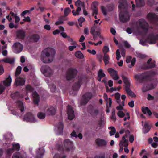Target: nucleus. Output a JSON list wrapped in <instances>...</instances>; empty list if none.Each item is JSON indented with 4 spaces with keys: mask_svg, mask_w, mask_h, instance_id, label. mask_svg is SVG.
Returning <instances> with one entry per match:
<instances>
[{
    "mask_svg": "<svg viewBox=\"0 0 158 158\" xmlns=\"http://www.w3.org/2000/svg\"><path fill=\"white\" fill-rule=\"evenodd\" d=\"M148 77V75L146 73L137 74L134 76V78L137 84H143V92H146L154 88L152 85H146L145 84V83L147 81V79Z\"/></svg>",
    "mask_w": 158,
    "mask_h": 158,
    "instance_id": "obj_2",
    "label": "nucleus"
},
{
    "mask_svg": "<svg viewBox=\"0 0 158 158\" xmlns=\"http://www.w3.org/2000/svg\"><path fill=\"white\" fill-rule=\"evenodd\" d=\"M98 113V111L97 110H93L91 113V115L93 117H95L97 115Z\"/></svg>",
    "mask_w": 158,
    "mask_h": 158,
    "instance_id": "obj_49",
    "label": "nucleus"
},
{
    "mask_svg": "<svg viewBox=\"0 0 158 158\" xmlns=\"http://www.w3.org/2000/svg\"><path fill=\"white\" fill-rule=\"evenodd\" d=\"M21 67L20 66H19L16 69V70L15 73V75L16 76L18 75L20 73L21 70Z\"/></svg>",
    "mask_w": 158,
    "mask_h": 158,
    "instance_id": "obj_50",
    "label": "nucleus"
},
{
    "mask_svg": "<svg viewBox=\"0 0 158 158\" xmlns=\"http://www.w3.org/2000/svg\"><path fill=\"white\" fill-rule=\"evenodd\" d=\"M4 89V87L2 84H0V94H1L3 92Z\"/></svg>",
    "mask_w": 158,
    "mask_h": 158,
    "instance_id": "obj_63",
    "label": "nucleus"
},
{
    "mask_svg": "<svg viewBox=\"0 0 158 158\" xmlns=\"http://www.w3.org/2000/svg\"><path fill=\"white\" fill-rule=\"evenodd\" d=\"M103 61L106 65L108 64L110 58L109 56L106 54H104L103 56Z\"/></svg>",
    "mask_w": 158,
    "mask_h": 158,
    "instance_id": "obj_40",
    "label": "nucleus"
},
{
    "mask_svg": "<svg viewBox=\"0 0 158 158\" xmlns=\"http://www.w3.org/2000/svg\"><path fill=\"white\" fill-rule=\"evenodd\" d=\"M92 94L90 93H86L82 97L81 105L85 104L92 98Z\"/></svg>",
    "mask_w": 158,
    "mask_h": 158,
    "instance_id": "obj_13",
    "label": "nucleus"
},
{
    "mask_svg": "<svg viewBox=\"0 0 158 158\" xmlns=\"http://www.w3.org/2000/svg\"><path fill=\"white\" fill-rule=\"evenodd\" d=\"M32 96L33 98V102L34 104L38 105L40 101V97L37 93L36 92H33Z\"/></svg>",
    "mask_w": 158,
    "mask_h": 158,
    "instance_id": "obj_21",
    "label": "nucleus"
},
{
    "mask_svg": "<svg viewBox=\"0 0 158 158\" xmlns=\"http://www.w3.org/2000/svg\"><path fill=\"white\" fill-rule=\"evenodd\" d=\"M64 146L65 149L68 150L73 149V145L72 142L69 139H66L64 141Z\"/></svg>",
    "mask_w": 158,
    "mask_h": 158,
    "instance_id": "obj_15",
    "label": "nucleus"
},
{
    "mask_svg": "<svg viewBox=\"0 0 158 158\" xmlns=\"http://www.w3.org/2000/svg\"><path fill=\"white\" fill-rule=\"evenodd\" d=\"M44 150L43 148H40L36 151L37 158H41L44 153Z\"/></svg>",
    "mask_w": 158,
    "mask_h": 158,
    "instance_id": "obj_25",
    "label": "nucleus"
},
{
    "mask_svg": "<svg viewBox=\"0 0 158 158\" xmlns=\"http://www.w3.org/2000/svg\"><path fill=\"white\" fill-rule=\"evenodd\" d=\"M142 111L144 114H148L149 116H151L152 114V112L147 107L145 108L143 107L142 109Z\"/></svg>",
    "mask_w": 158,
    "mask_h": 158,
    "instance_id": "obj_31",
    "label": "nucleus"
},
{
    "mask_svg": "<svg viewBox=\"0 0 158 158\" xmlns=\"http://www.w3.org/2000/svg\"><path fill=\"white\" fill-rule=\"evenodd\" d=\"M132 57L131 56H128L126 62L127 63H129L131 62V65H128V67L131 68L135 64V63L136 61V59L135 58H133L132 60Z\"/></svg>",
    "mask_w": 158,
    "mask_h": 158,
    "instance_id": "obj_24",
    "label": "nucleus"
},
{
    "mask_svg": "<svg viewBox=\"0 0 158 158\" xmlns=\"http://www.w3.org/2000/svg\"><path fill=\"white\" fill-rule=\"evenodd\" d=\"M109 51V48L108 47L106 46L104 47L103 49V51L104 54L108 52Z\"/></svg>",
    "mask_w": 158,
    "mask_h": 158,
    "instance_id": "obj_55",
    "label": "nucleus"
},
{
    "mask_svg": "<svg viewBox=\"0 0 158 158\" xmlns=\"http://www.w3.org/2000/svg\"><path fill=\"white\" fill-rule=\"evenodd\" d=\"M26 89L27 92H30L32 91V88L29 85H27L26 87Z\"/></svg>",
    "mask_w": 158,
    "mask_h": 158,
    "instance_id": "obj_56",
    "label": "nucleus"
},
{
    "mask_svg": "<svg viewBox=\"0 0 158 158\" xmlns=\"http://www.w3.org/2000/svg\"><path fill=\"white\" fill-rule=\"evenodd\" d=\"M119 106L116 107V109L117 110H120L121 111V110H123V107L124 106V103L123 101H122L121 102V104H120L119 105Z\"/></svg>",
    "mask_w": 158,
    "mask_h": 158,
    "instance_id": "obj_45",
    "label": "nucleus"
},
{
    "mask_svg": "<svg viewBox=\"0 0 158 158\" xmlns=\"http://www.w3.org/2000/svg\"><path fill=\"white\" fill-rule=\"evenodd\" d=\"M66 156H62L59 154H56L54 156L53 158H65Z\"/></svg>",
    "mask_w": 158,
    "mask_h": 158,
    "instance_id": "obj_59",
    "label": "nucleus"
},
{
    "mask_svg": "<svg viewBox=\"0 0 158 158\" xmlns=\"http://www.w3.org/2000/svg\"><path fill=\"white\" fill-rule=\"evenodd\" d=\"M67 114L68 115V118L70 120H72L73 119L74 117V111L72 109L71 107L68 105L67 107Z\"/></svg>",
    "mask_w": 158,
    "mask_h": 158,
    "instance_id": "obj_19",
    "label": "nucleus"
},
{
    "mask_svg": "<svg viewBox=\"0 0 158 158\" xmlns=\"http://www.w3.org/2000/svg\"><path fill=\"white\" fill-rule=\"evenodd\" d=\"M149 130L148 123L147 122H145L143 129V133H147L149 131Z\"/></svg>",
    "mask_w": 158,
    "mask_h": 158,
    "instance_id": "obj_32",
    "label": "nucleus"
},
{
    "mask_svg": "<svg viewBox=\"0 0 158 158\" xmlns=\"http://www.w3.org/2000/svg\"><path fill=\"white\" fill-rule=\"evenodd\" d=\"M109 130H110V131L109 133L110 136H112L114 135L116 132V130L115 127H108Z\"/></svg>",
    "mask_w": 158,
    "mask_h": 158,
    "instance_id": "obj_39",
    "label": "nucleus"
},
{
    "mask_svg": "<svg viewBox=\"0 0 158 158\" xmlns=\"http://www.w3.org/2000/svg\"><path fill=\"white\" fill-rule=\"evenodd\" d=\"M41 70L42 73L47 77H50L53 73V70L49 67L47 66H42Z\"/></svg>",
    "mask_w": 158,
    "mask_h": 158,
    "instance_id": "obj_6",
    "label": "nucleus"
},
{
    "mask_svg": "<svg viewBox=\"0 0 158 158\" xmlns=\"http://www.w3.org/2000/svg\"><path fill=\"white\" fill-rule=\"evenodd\" d=\"M17 104L20 109L21 112L23 111L24 110L23 104L21 101H19L17 103Z\"/></svg>",
    "mask_w": 158,
    "mask_h": 158,
    "instance_id": "obj_42",
    "label": "nucleus"
},
{
    "mask_svg": "<svg viewBox=\"0 0 158 158\" xmlns=\"http://www.w3.org/2000/svg\"><path fill=\"white\" fill-rule=\"evenodd\" d=\"M106 90L107 92H112L114 91H116L117 90V89H116V88L112 87L110 89H109L108 88H107L106 89Z\"/></svg>",
    "mask_w": 158,
    "mask_h": 158,
    "instance_id": "obj_57",
    "label": "nucleus"
},
{
    "mask_svg": "<svg viewBox=\"0 0 158 158\" xmlns=\"http://www.w3.org/2000/svg\"><path fill=\"white\" fill-rule=\"evenodd\" d=\"M60 34L61 36L64 38H67L68 39V40L69 39V37H70L69 36H68L66 33L65 32H62L60 33Z\"/></svg>",
    "mask_w": 158,
    "mask_h": 158,
    "instance_id": "obj_58",
    "label": "nucleus"
},
{
    "mask_svg": "<svg viewBox=\"0 0 158 158\" xmlns=\"http://www.w3.org/2000/svg\"><path fill=\"white\" fill-rule=\"evenodd\" d=\"M85 20V19L83 17H80L78 19L79 22V25L80 27L82 26V23L84 22Z\"/></svg>",
    "mask_w": 158,
    "mask_h": 158,
    "instance_id": "obj_51",
    "label": "nucleus"
},
{
    "mask_svg": "<svg viewBox=\"0 0 158 158\" xmlns=\"http://www.w3.org/2000/svg\"><path fill=\"white\" fill-rule=\"evenodd\" d=\"M157 16L154 14L150 13L147 15V17L148 19L150 20L155 19Z\"/></svg>",
    "mask_w": 158,
    "mask_h": 158,
    "instance_id": "obj_37",
    "label": "nucleus"
},
{
    "mask_svg": "<svg viewBox=\"0 0 158 158\" xmlns=\"http://www.w3.org/2000/svg\"><path fill=\"white\" fill-rule=\"evenodd\" d=\"M81 85L80 82H78L77 83L75 84L73 86L74 90H77L79 89Z\"/></svg>",
    "mask_w": 158,
    "mask_h": 158,
    "instance_id": "obj_41",
    "label": "nucleus"
},
{
    "mask_svg": "<svg viewBox=\"0 0 158 158\" xmlns=\"http://www.w3.org/2000/svg\"><path fill=\"white\" fill-rule=\"evenodd\" d=\"M128 105L130 107H133L134 106V101L133 100L131 101L128 103Z\"/></svg>",
    "mask_w": 158,
    "mask_h": 158,
    "instance_id": "obj_64",
    "label": "nucleus"
},
{
    "mask_svg": "<svg viewBox=\"0 0 158 158\" xmlns=\"http://www.w3.org/2000/svg\"><path fill=\"white\" fill-rule=\"evenodd\" d=\"M23 45L20 43L17 42L14 44L12 46V50L16 53H20L23 49Z\"/></svg>",
    "mask_w": 158,
    "mask_h": 158,
    "instance_id": "obj_7",
    "label": "nucleus"
},
{
    "mask_svg": "<svg viewBox=\"0 0 158 158\" xmlns=\"http://www.w3.org/2000/svg\"><path fill=\"white\" fill-rule=\"evenodd\" d=\"M12 82V79L11 77L9 76L5 80L3 81V82L6 86H10Z\"/></svg>",
    "mask_w": 158,
    "mask_h": 158,
    "instance_id": "obj_28",
    "label": "nucleus"
},
{
    "mask_svg": "<svg viewBox=\"0 0 158 158\" xmlns=\"http://www.w3.org/2000/svg\"><path fill=\"white\" fill-rule=\"evenodd\" d=\"M25 36V32L22 30H18L17 32V36L19 39L23 40Z\"/></svg>",
    "mask_w": 158,
    "mask_h": 158,
    "instance_id": "obj_22",
    "label": "nucleus"
},
{
    "mask_svg": "<svg viewBox=\"0 0 158 158\" xmlns=\"http://www.w3.org/2000/svg\"><path fill=\"white\" fill-rule=\"evenodd\" d=\"M56 112V109L53 106L49 107L47 111V114L48 115H52L55 114Z\"/></svg>",
    "mask_w": 158,
    "mask_h": 158,
    "instance_id": "obj_26",
    "label": "nucleus"
},
{
    "mask_svg": "<svg viewBox=\"0 0 158 158\" xmlns=\"http://www.w3.org/2000/svg\"><path fill=\"white\" fill-rule=\"evenodd\" d=\"M55 50L52 48H47L42 52L40 59L42 62L44 63L52 62L55 57Z\"/></svg>",
    "mask_w": 158,
    "mask_h": 158,
    "instance_id": "obj_1",
    "label": "nucleus"
},
{
    "mask_svg": "<svg viewBox=\"0 0 158 158\" xmlns=\"http://www.w3.org/2000/svg\"><path fill=\"white\" fill-rule=\"evenodd\" d=\"M127 6L126 0H120L119 8L121 12L119 14V19L120 21L122 22H125L128 21L130 19L129 14L126 10Z\"/></svg>",
    "mask_w": 158,
    "mask_h": 158,
    "instance_id": "obj_3",
    "label": "nucleus"
},
{
    "mask_svg": "<svg viewBox=\"0 0 158 158\" xmlns=\"http://www.w3.org/2000/svg\"><path fill=\"white\" fill-rule=\"evenodd\" d=\"M116 55L117 60L118 61L119 60L121 57L120 53L118 49L116 51Z\"/></svg>",
    "mask_w": 158,
    "mask_h": 158,
    "instance_id": "obj_54",
    "label": "nucleus"
},
{
    "mask_svg": "<svg viewBox=\"0 0 158 158\" xmlns=\"http://www.w3.org/2000/svg\"><path fill=\"white\" fill-rule=\"evenodd\" d=\"M68 40L71 42V44L73 45L76 46L77 45V43L76 41H74L70 37H69Z\"/></svg>",
    "mask_w": 158,
    "mask_h": 158,
    "instance_id": "obj_53",
    "label": "nucleus"
},
{
    "mask_svg": "<svg viewBox=\"0 0 158 158\" xmlns=\"http://www.w3.org/2000/svg\"><path fill=\"white\" fill-rule=\"evenodd\" d=\"M118 115L120 118H122L124 116V114L121 111H119L117 113Z\"/></svg>",
    "mask_w": 158,
    "mask_h": 158,
    "instance_id": "obj_61",
    "label": "nucleus"
},
{
    "mask_svg": "<svg viewBox=\"0 0 158 158\" xmlns=\"http://www.w3.org/2000/svg\"><path fill=\"white\" fill-rule=\"evenodd\" d=\"M157 40H158V34H152L149 36L147 41L149 44H155Z\"/></svg>",
    "mask_w": 158,
    "mask_h": 158,
    "instance_id": "obj_12",
    "label": "nucleus"
},
{
    "mask_svg": "<svg viewBox=\"0 0 158 158\" xmlns=\"http://www.w3.org/2000/svg\"><path fill=\"white\" fill-rule=\"evenodd\" d=\"M71 12V10L69 7L66 8H65L64 10V14L65 16H67Z\"/></svg>",
    "mask_w": 158,
    "mask_h": 158,
    "instance_id": "obj_44",
    "label": "nucleus"
},
{
    "mask_svg": "<svg viewBox=\"0 0 158 158\" xmlns=\"http://www.w3.org/2000/svg\"><path fill=\"white\" fill-rule=\"evenodd\" d=\"M37 116L39 119H44L45 117V114L44 113L40 112L38 113Z\"/></svg>",
    "mask_w": 158,
    "mask_h": 158,
    "instance_id": "obj_43",
    "label": "nucleus"
},
{
    "mask_svg": "<svg viewBox=\"0 0 158 158\" xmlns=\"http://www.w3.org/2000/svg\"><path fill=\"white\" fill-rule=\"evenodd\" d=\"M77 73V70L74 68H70L68 69L66 75V79L69 80L73 78Z\"/></svg>",
    "mask_w": 158,
    "mask_h": 158,
    "instance_id": "obj_5",
    "label": "nucleus"
},
{
    "mask_svg": "<svg viewBox=\"0 0 158 158\" xmlns=\"http://www.w3.org/2000/svg\"><path fill=\"white\" fill-rule=\"evenodd\" d=\"M114 8V7L113 5H109L106 6V8L104 6H102L101 9L104 15L106 16L107 15V12L112 11Z\"/></svg>",
    "mask_w": 158,
    "mask_h": 158,
    "instance_id": "obj_16",
    "label": "nucleus"
},
{
    "mask_svg": "<svg viewBox=\"0 0 158 158\" xmlns=\"http://www.w3.org/2000/svg\"><path fill=\"white\" fill-rule=\"evenodd\" d=\"M1 61L5 63L12 64L14 62V60L12 58H8L1 60Z\"/></svg>",
    "mask_w": 158,
    "mask_h": 158,
    "instance_id": "obj_35",
    "label": "nucleus"
},
{
    "mask_svg": "<svg viewBox=\"0 0 158 158\" xmlns=\"http://www.w3.org/2000/svg\"><path fill=\"white\" fill-rule=\"evenodd\" d=\"M116 102L119 104H121V102H120V94L119 93H116L114 95Z\"/></svg>",
    "mask_w": 158,
    "mask_h": 158,
    "instance_id": "obj_36",
    "label": "nucleus"
},
{
    "mask_svg": "<svg viewBox=\"0 0 158 158\" xmlns=\"http://www.w3.org/2000/svg\"><path fill=\"white\" fill-rule=\"evenodd\" d=\"M125 89L126 92L129 95H130L132 97H134L135 96V94L130 89L129 87L128 86L126 87Z\"/></svg>",
    "mask_w": 158,
    "mask_h": 158,
    "instance_id": "obj_33",
    "label": "nucleus"
},
{
    "mask_svg": "<svg viewBox=\"0 0 158 158\" xmlns=\"http://www.w3.org/2000/svg\"><path fill=\"white\" fill-rule=\"evenodd\" d=\"M127 137V135L123 136L122 140L120 141L119 146L120 147V149L119 150V152H121L123 151V146L127 147L128 145V141L126 139V138Z\"/></svg>",
    "mask_w": 158,
    "mask_h": 158,
    "instance_id": "obj_8",
    "label": "nucleus"
},
{
    "mask_svg": "<svg viewBox=\"0 0 158 158\" xmlns=\"http://www.w3.org/2000/svg\"><path fill=\"white\" fill-rule=\"evenodd\" d=\"M10 15L14 18L17 15V14H15L12 12H10L9 15L6 17V19L8 20L9 22H11L12 20V18L11 17H10Z\"/></svg>",
    "mask_w": 158,
    "mask_h": 158,
    "instance_id": "obj_29",
    "label": "nucleus"
},
{
    "mask_svg": "<svg viewBox=\"0 0 158 158\" xmlns=\"http://www.w3.org/2000/svg\"><path fill=\"white\" fill-rule=\"evenodd\" d=\"M98 31H96L95 29L94 28H92L90 31V32L93 36V39L94 40H96L97 36H98L101 39H103V38L101 35L100 33L99 32L100 29L99 27L98 28Z\"/></svg>",
    "mask_w": 158,
    "mask_h": 158,
    "instance_id": "obj_10",
    "label": "nucleus"
},
{
    "mask_svg": "<svg viewBox=\"0 0 158 158\" xmlns=\"http://www.w3.org/2000/svg\"><path fill=\"white\" fill-rule=\"evenodd\" d=\"M23 120L26 122H33L35 121L34 116L31 113H27L24 116Z\"/></svg>",
    "mask_w": 158,
    "mask_h": 158,
    "instance_id": "obj_11",
    "label": "nucleus"
},
{
    "mask_svg": "<svg viewBox=\"0 0 158 158\" xmlns=\"http://www.w3.org/2000/svg\"><path fill=\"white\" fill-rule=\"evenodd\" d=\"M95 143L97 145L99 146L106 147L107 145V142L105 140L98 138L96 139Z\"/></svg>",
    "mask_w": 158,
    "mask_h": 158,
    "instance_id": "obj_14",
    "label": "nucleus"
},
{
    "mask_svg": "<svg viewBox=\"0 0 158 158\" xmlns=\"http://www.w3.org/2000/svg\"><path fill=\"white\" fill-rule=\"evenodd\" d=\"M136 6L141 7L144 6L145 2L144 0H135Z\"/></svg>",
    "mask_w": 158,
    "mask_h": 158,
    "instance_id": "obj_30",
    "label": "nucleus"
},
{
    "mask_svg": "<svg viewBox=\"0 0 158 158\" xmlns=\"http://www.w3.org/2000/svg\"><path fill=\"white\" fill-rule=\"evenodd\" d=\"M137 24L143 30L147 31L148 28V25L144 19H141L139 20Z\"/></svg>",
    "mask_w": 158,
    "mask_h": 158,
    "instance_id": "obj_9",
    "label": "nucleus"
},
{
    "mask_svg": "<svg viewBox=\"0 0 158 158\" xmlns=\"http://www.w3.org/2000/svg\"><path fill=\"white\" fill-rule=\"evenodd\" d=\"M122 79H123V82L125 85V88L126 87H128L130 85V83L128 79L126 77L123 76L122 77Z\"/></svg>",
    "mask_w": 158,
    "mask_h": 158,
    "instance_id": "obj_34",
    "label": "nucleus"
},
{
    "mask_svg": "<svg viewBox=\"0 0 158 158\" xmlns=\"http://www.w3.org/2000/svg\"><path fill=\"white\" fill-rule=\"evenodd\" d=\"M12 149H8L7 151V153L9 155L11 154L13 152V150H14L19 151L20 149V146L19 143H13L12 144Z\"/></svg>",
    "mask_w": 158,
    "mask_h": 158,
    "instance_id": "obj_18",
    "label": "nucleus"
},
{
    "mask_svg": "<svg viewBox=\"0 0 158 158\" xmlns=\"http://www.w3.org/2000/svg\"><path fill=\"white\" fill-rule=\"evenodd\" d=\"M40 38L39 35L37 34H34L31 36L30 38L31 40L34 42H38Z\"/></svg>",
    "mask_w": 158,
    "mask_h": 158,
    "instance_id": "obj_27",
    "label": "nucleus"
},
{
    "mask_svg": "<svg viewBox=\"0 0 158 158\" xmlns=\"http://www.w3.org/2000/svg\"><path fill=\"white\" fill-rule=\"evenodd\" d=\"M152 60L151 59H149L147 62V64L148 65V68H151L155 66V64L153 63H152L151 64H150V62Z\"/></svg>",
    "mask_w": 158,
    "mask_h": 158,
    "instance_id": "obj_48",
    "label": "nucleus"
},
{
    "mask_svg": "<svg viewBox=\"0 0 158 158\" xmlns=\"http://www.w3.org/2000/svg\"><path fill=\"white\" fill-rule=\"evenodd\" d=\"M13 158H23V157L19 152H17L14 154Z\"/></svg>",
    "mask_w": 158,
    "mask_h": 158,
    "instance_id": "obj_46",
    "label": "nucleus"
},
{
    "mask_svg": "<svg viewBox=\"0 0 158 158\" xmlns=\"http://www.w3.org/2000/svg\"><path fill=\"white\" fill-rule=\"evenodd\" d=\"M25 80L20 77L16 78L15 81V84L17 86L23 85L24 84Z\"/></svg>",
    "mask_w": 158,
    "mask_h": 158,
    "instance_id": "obj_20",
    "label": "nucleus"
},
{
    "mask_svg": "<svg viewBox=\"0 0 158 158\" xmlns=\"http://www.w3.org/2000/svg\"><path fill=\"white\" fill-rule=\"evenodd\" d=\"M75 56L76 57L79 59H82L84 56L80 51H78L76 52L75 54Z\"/></svg>",
    "mask_w": 158,
    "mask_h": 158,
    "instance_id": "obj_38",
    "label": "nucleus"
},
{
    "mask_svg": "<svg viewBox=\"0 0 158 158\" xmlns=\"http://www.w3.org/2000/svg\"><path fill=\"white\" fill-rule=\"evenodd\" d=\"M63 127V125L62 122L58 124L55 128L56 130L57 134H60L62 132Z\"/></svg>",
    "mask_w": 158,
    "mask_h": 158,
    "instance_id": "obj_23",
    "label": "nucleus"
},
{
    "mask_svg": "<svg viewBox=\"0 0 158 158\" xmlns=\"http://www.w3.org/2000/svg\"><path fill=\"white\" fill-rule=\"evenodd\" d=\"M75 5L77 7L76 10H73L72 11V13L74 16H78L80 14V12L81 11V7L84 6V3L79 0L75 2Z\"/></svg>",
    "mask_w": 158,
    "mask_h": 158,
    "instance_id": "obj_4",
    "label": "nucleus"
},
{
    "mask_svg": "<svg viewBox=\"0 0 158 158\" xmlns=\"http://www.w3.org/2000/svg\"><path fill=\"white\" fill-rule=\"evenodd\" d=\"M108 71L114 80H117L119 78V77L117 75V72L112 68L109 69Z\"/></svg>",
    "mask_w": 158,
    "mask_h": 158,
    "instance_id": "obj_17",
    "label": "nucleus"
},
{
    "mask_svg": "<svg viewBox=\"0 0 158 158\" xmlns=\"http://www.w3.org/2000/svg\"><path fill=\"white\" fill-rule=\"evenodd\" d=\"M87 51L90 53L92 54L93 55H95L96 53V51L94 49H93L92 50L88 49L87 50Z\"/></svg>",
    "mask_w": 158,
    "mask_h": 158,
    "instance_id": "obj_62",
    "label": "nucleus"
},
{
    "mask_svg": "<svg viewBox=\"0 0 158 158\" xmlns=\"http://www.w3.org/2000/svg\"><path fill=\"white\" fill-rule=\"evenodd\" d=\"M105 74L103 73L102 69H100L98 72V77H103L105 76Z\"/></svg>",
    "mask_w": 158,
    "mask_h": 158,
    "instance_id": "obj_47",
    "label": "nucleus"
},
{
    "mask_svg": "<svg viewBox=\"0 0 158 158\" xmlns=\"http://www.w3.org/2000/svg\"><path fill=\"white\" fill-rule=\"evenodd\" d=\"M49 86L52 92H54L56 90V87L54 85H49Z\"/></svg>",
    "mask_w": 158,
    "mask_h": 158,
    "instance_id": "obj_60",
    "label": "nucleus"
},
{
    "mask_svg": "<svg viewBox=\"0 0 158 158\" xmlns=\"http://www.w3.org/2000/svg\"><path fill=\"white\" fill-rule=\"evenodd\" d=\"M115 110H113L112 111V116H111V119H114L115 121L116 119V117L115 115Z\"/></svg>",
    "mask_w": 158,
    "mask_h": 158,
    "instance_id": "obj_52",
    "label": "nucleus"
}]
</instances>
